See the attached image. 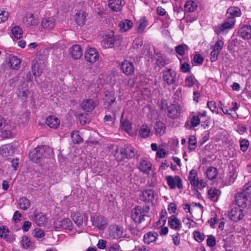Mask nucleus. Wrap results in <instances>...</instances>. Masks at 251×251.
Wrapping results in <instances>:
<instances>
[{"label":"nucleus","instance_id":"nucleus-1","mask_svg":"<svg viewBox=\"0 0 251 251\" xmlns=\"http://www.w3.org/2000/svg\"><path fill=\"white\" fill-rule=\"evenodd\" d=\"M241 15V10L238 7H231L229 8L226 13V19L223 24L219 25L215 27V32L217 35H219L224 32L226 29L232 28L236 21L235 17H239Z\"/></svg>","mask_w":251,"mask_h":251},{"label":"nucleus","instance_id":"nucleus-2","mask_svg":"<svg viewBox=\"0 0 251 251\" xmlns=\"http://www.w3.org/2000/svg\"><path fill=\"white\" fill-rule=\"evenodd\" d=\"M150 207L149 205L136 206L131 211V218L136 223L140 224L149 218Z\"/></svg>","mask_w":251,"mask_h":251},{"label":"nucleus","instance_id":"nucleus-3","mask_svg":"<svg viewBox=\"0 0 251 251\" xmlns=\"http://www.w3.org/2000/svg\"><path fill=\"white\" fill-rule=\"evenodd\" d=\"M135 149L130 145H126L124 147H117L115 153V157L118 162H121L125 159H129L135 156Z\"/></svg>","mask_w":251,"mask_h":251},{"label":"nucleus","instance_id":"nucleus-4","mask_svg":"<svg viewBox=\"0 0 251 251\" xmlns=\"http://www.w3.org/2000/svg\"><path fill=\"white\" fill-rule=\"evenodd\" d=\"M162 78L163 81L169 86L173 85L175 88L177 85L178 79L177 78V73L172 69H168L162 72Z\"/></svg>","mask_w":251,"mask_h":251},{"label":"nucleus","instance_id":"nucleus-5","mask_svg":"<svg viewBox=\"0 0 251 251\" xmlns=\"http://www.w3.org/2000/svg\"><path fill=\"white\" fill-rule=\"evenodd\" d=\"M166 179L169 187L171 189H174L176 187L180 189L183 188L182 180L178 176H166Z\"/></svg>","mask_w":251,"mask_h":251},{"label":"nucleus","instance_id":"nucleus-6","mask_svg":"<svg viewBox=\"0 0 251 251\" xmlns=\"http://www.w3.org/2000/svg\"><path fill=\"white\" fill-rule=\"evenodd\" d=\"M46 147H37L29 153L30 159L34 162H37L43 156V152L47 149Z\"/></svg>","mask_w":251,"mask_h":251},{"label":"nucleus","instance_id":"nucleus-7","mask_svg":"<svg viewBox=\"0 0 251 251\" xmlns=\"http://www.w3.org/2000/svg\"><path fill=\"white\" fill-rule=\"evenodd\" d=\"M91 221L92 222L93 226L100 230L105 228L107 225V219L101 215L91 216Z\"/></svg>","mask_w":251,"mask_h":251},{"label":"nucleus","instance_id":"nucleus-8","mask_svg":"<svg viewBox=\"0 0 251 251\" xmlns=\"http://www.w3.org/2000/svg\"><path fill=\"white\" fill-rule=\"evenodd\" d=\"M228 216L231 220L237 222L242 219L244 216V213L240 207H235L230 210Z\"/></svg>","mask_w":251,"mask_h":251},{"label":"nucleus","instance_id":"nucleus-9","mask_svg":"<svg viewBox=\"0 0 251 251\" xmlns=\"http://www.w3.org/2000/svg\"><path fill=\"white\" fill-rule=\"evenodd\" d=\"M85 60L91 63H94L99 59V53L95 48L88 49L85 52Z\"/></svg>","mask_w":251,"mask_h":251},{"label":"nucleus","instance_id":"nucleus-10","mask_svg":"<svg viewBox=\"0 0 251 251\" xmlns=\"http://www.w3.org/2000/svg\"><path fill=\"white\" fill-rule=\"evenodd\" d=\"M180 107L178 105L175 104H171L167 108V115L172 119L178 118L180 116Z\"/></svg>","mask_w":251,"mask_h":251},{"label":"nucleus","instance_id":"nucleus-11","mask_svg":"<svg viewBox=\"0 0 251 251\" xmlns=\"http://www.w3.org/2000/svg\"><path fill=\"white\" fill-rule=\"evenodd\" d=\"M116 40L114 32L111 31L110 34L105 35V37L102 41L101 44L105 49L111 48L114 46Z\"/></svg>","mask_w":251,"mask_h":251},{"label":"nucleus","instance_id":"nucleus-12","mask_svg":"<svg viewBox=\"0 0 251 251\" xmlns=\"http://www.w3.org/2000/svg\"><path fill=\"white\" fill-rule=\"evenodd\" d=\"M23 22L25 24L27 27L34 28L36 26L38 23V18L34 16L32 14H27L24 17Z\"/></svg>","mask_w":251,"mask_h":251},{"label":"nucleus","instance_id":"nucleus-13","mask_svg":"<svg viewBox=\"0 0 251 251\" xmlns=\"http://www.w3.org/2000/svg\"><path fill=\"white\" fill-rule=\"evenodd\" d=\"M121 69L126 75H131L134 72V66L132 62L125 60L121 63Z\"/></svg>","mask_w":251,"mask_h":251},{"label":"nucleus","instance_id":"nucleus-14","mask_svg":"<svg viewBox=\"0 0 251 251\" xmlns=\"http://www.w3.org/2000/svg\"><path fill=\"white\" fill-rule=\"evenodd\" d=\"M34 220L38 226H43L48 222V219L45 214L42 212H34Z\"/></svg>","mask_w":251,"mask_h":251},{"label":"nucleus","instance_id":"nucleus-15","mask_svg":"<svg viewBox=\"0 0 251 251\" xmlns=\"http://www.w3.org/2000/svg\"><path fill=\"white\" fill-rule=\"evenodd\" d=\"M248 196L244 195V193L241 192L237 193L235 197V202L236 204L239 207H246L247 206V201H248Z\"/></svg>","mask_w":251,"mask_h":251},{"label":"nucleus","instance_id":"nucleus-16","mask_svg":"<svg viewBox=\"0 0 251 251\" xmlns=\"http://www.w3.org/2000/svg\"><path fill=\"white\" fill-rule=\"evenodd\" d=\"M124 4L125 2L123 0H109L108 1L110 9L114 12L121 11Z\"/></svg>","mask_w":251,"mask_h":251},{"label":"nucleus","instance_id":"nucleus-17","mask_svg":"<svg viewBox=\"0 0 251 251\" xmlns=\"http://www.w3.org/2000/svg\"><path fill=\"white\" fill-rule=\"evenodd\" d=\"M154 198V191L151 189L144 190L140 195L141 200L145 202H152Z\"/></svg>","mask_w":251,"mask_h":251},{"label":"nucleus","instance_id":"nucleus-18","mask_svg":"<svg viewBox=\"0 0 251 251\" xmlns=\"http://www.w3.org/2000/svg\"><path fill=\"white\" fill-rule=\"evenodd\" d=\"M14 152V149L11 144H5L0 147V154L3 157L11 156Z\"/></svg>","mask_w":251,"mask_h":251},{"label":"nucleus","instance_id":"nucleus-19","mask_svg":"<svg viewBox=\"0 0 251 251\" xmlns=\"http://www.w3.org/2000/svg\"><path fill=\"white\" fill-rule=\"evenodd\" d=\"M87 16V14L85 11L79 10L75 16V21L78 25L83 26L85 24Z\"/></svg>","mask_w":251,"mask_h":251},{"label":"nucleus","instance_id":"nucleus-20","mask_svg":"<svg viewBox=\"0 0 251 251\" xmlns=\"http://www.w3.org/2000/svg\"><path fill=\"white\" fill-rule=\"evenodd\" d=\"M238 33L241 37L244 39H249L251 38V25H245L241 27Z\"/></svg>","mask_w":251,"mask_h":251},{"label":"nucleus","instance_id":"nucleus-21","mask_svg":"<svg viewBox=\"0 0 251 251\" xmlns=\"http://www.w3.org/2000/svg\"><path fill=\"white\" fill-rule=\"evenodd\" d=\"M69 51L72 57L75 59H79L82 55V50L78 45L73 46L70 49Z\"/></svg>","mask_w":251,"mask_h":251},{"label":"nucleus","instance_id":"nucleus-22","mask_svg":"<svg viewBox=\"0 0 251 251\" xmlns=\"http://www.w3.org/2000/svg\"><path fill=\"white\" fill-rule=\"evenodd\" d=\"M158 237L157 232L150 231L144 235V242L145 244H150L156 241Z\"/></svg>","mask_w":251,"mask_h":251},{"label":"nucleus","instance_id":"nucleus-23","mask_svg":"<svg viewBox=\"0 0 251 251\" xmlns=\"http://www.w3.org/2000/svg\"><path fill=\"white\" fill-rule=\"evenodd\" d=\"M168 224L171 228L175 230H179L181 228L180 221L175 215L169 217Z\"/></svg>","mask_w":251,"mask_h":251},{"label":"nucleus","instance_id":"nucleus-24","mask_svg":"<svg viewBox=\"0 0 251 251\" xmlns=\"http://www.w3.org/2000/svg\"><path fill=\"white\" fill-rule=\"evenodd\" d=\"M81 107L84 111L89 112L95 108L96 104L93 100L86 99L82 101Z\"/></svg>","mask_w":251,"mask_h":251},{"label":"nucleus","instance_id":"nucleus-25","mask_svg":"<svg viewBox=\"0 0 251 251\" xmlns=\"http://www.w3.org/2000/svg\"><path fill=\"white\" fill-rule=\"evenodd\" d=\"M200 118L199 116L193 115L191 120L190 123L189 121H186L185 124V127L188 129H192L194 127L200 125Z\"/></svg>","mask_w":251,"mask_h":251},{"label":"nucleus","instance_id":"nucleus-26","mask_svg":"<svg viewBox=\"0 0 251 251\" xmlns=\"http://www.w3.org/2000/svg\"><path fill=\"white\" fill-rule=\"evenodd\" d=\"M113 230L110 231V235L113 239H120L123 237V228L119 226L113 227Z\"/></svg>","mask_w":251,"mask_h":251},{"label":"nucleus","instance_id":"nucleus-27","mask_svg":"<svg viewBox=\"0 0 251 251\" xmlns=\"http://www.w3.org/2000/svg\"><path fill=\"white\" fill-rule=\"evenodd\" d=\"M46 124L50 127L56 129L60 125V120L54 116H50L46 119Z\"/></svg>","mask_w":251,"mask_h":251},{"label":"nucleus","instance_id":"nucleus-28","mask_svg":"<svg viewBox=\"0 0 251 251\" xmlns=\"http://www.w3.org/2000/svg\"><path fill=\"white\" fill-rule=\"evenodd\" d=\"M138 169L144 173L149 174L151 169V164L149 161L143 159L140 161Z\"/></svg>","mask_w":251,"mask_h":251},{"label":"nucleus","instance_id":"nucleus-29","mask_svg":"<svg viewBox=\"0 0 251 251\" xmlns=\"http://www.w3.org/2000/svg\"><path fill=\"white\" fill-rule=\"evenodd\" d=\"M42 25L45 29H53L55 25V20L53 17L45 18L42 20Z\"/></svg>","mask_w":251,"mask_h":251},{"label":"nucleus","instance_id":"nucleus-30","mask_svg":"<svg viewBox=\"0 0 251 251\" xmlns=\"http://www.w3.org/2000/svg\"><path fill=\"white\" fill-rule=\"evenodd\" d=\"M72 220L74 223L77 225L79 228L82 226L83 223V218L81 214L78 212H74L71 214V215Z\"/></svg>","mask_w":251,"mask_h":251},{"label":"nucleus","instance_id":"nucleus-31","mask_svg":"<svg viewBox=\"0 0 251 251\" xmlns=\"http://www.w3.org/2000/svg\"><path fill=\"white\" fill-rule=\"evenodd\" d=\"M237 176L235 168L232 166L227 174V176L226 179V183L227 185H231L235 181Z\"/></svg>","mask_w":251,"mask_h":251},{"label":"nucleus","instance_id":"nucleus-32","mask_svg":"<svg viewBox=\"0 0 251 251\" xmlns=\"http://www.w3.org/2000/svg\"><path fill=\"white\" fill-rule=\"evenodd\" d=\"M188 179L190 184L194 186H198L199 185V180L198 177V173L196 170L192 169L190 171Z\"/></svg>","mask_w":251,"mask_h":251},{"label":"nucleus","instance_id":"nucleus-33","mask_svg":"<svg viewBox=\"0 0 251 251\" xmlns=\"http://www.w3.org/2000/svg\"><path fill=\"white\" fill-rule=\"evenodd\" d=\"M41 62L33 61L32 65L33 74L35 76H40L43 72V67L40 65Z\"/></svg>","mask_w":251,"mask_h":251},{"label":"nucleus","instance_id":"nucleus-34","mask_svg":"<svg viewBox=\"0 0 251 251\" xmlns=\"http://www.w3.org/2000/svg\"><path fill=\"white\" fill-rule=\"evenodd\" d=\"M198 5L197 2L193 0H188L184 4V8L185 12H193L197 9Z\"/></svg>","mask_w":251,"mask_h":251},{"label":"nucleus","instance_id":"nucleus-35","mask_svg":"<svg viewBox=\"0 0 251 251\" xmlns=\"http://www.w3.org/2000/svg\"><path fill=\"white\" fill-rule=\"evenodd\" d=\"M18 204L20 209L23 210L28 209L31 205L30 201L25 197H23L19 200Z\"/></svg>","mask_w":251,"mask_h":251},{"label":"nucleus","instance_id":"nucleus-36","mask_svg":"<svg viewBox=\"0 0 251 251\" xmlns=\"http://www.w3.org/2000/svg\"><path fill=\"white\" fill-rule=\"evenodd\" d=\"M150 127L147 125H143L139 130V134L142 138H147L151 135Z\"/></svg>","mask_w":251,"mask_h":251},{"label":"nucleus","instance_id":"nucleus-37","mask_svg":"<svg viewBox=\"0 0 251 251\" xmlns=\"http://www.w3.org/2000/svg\"><path fill=\"white\" fill-rule=\"evenodd\" d=\"M8 64L11 68L18 70L20 67L21 60L17 56H11Z\"/></svg>","mask_w":251,"mask_h":251},{"label":"nucleus","instance_id":"nucleus-38","mask_svg":"<svg viewBox=\"0 0 251 251\" xmlns=\"http://www.w3.org/2000/svg\"><path fill=\"white\" fill-rule=\"evenodd\" d=\"M148 20L145 17H142L138 22V26L137 32L139 34H141L144 30V29L148 25Z\"/></svg>","mask_w":251,"mask_h":251},{"label":"nucleus","instance_id":"nucleus-39","mask_svg":"<svg viewBox=\"0 0 251 251\" xmlns=\"http://www.w3.org/2000/svg\"><path fill=\"white\" fill-rule=\"evenodd\" d=\"M59 225L65 229L72 230L73 229V225L69 218H64L59 222Z\"/></svg>","mask_w":251,"mask_h":251},{"label":"nucleus","instance_id":"nucleus-40","mask_svg":"<svg viewBox=\"0 0 251 251\" xmlns=\"http://www.w3.org/2000/svg\"><path fill=\"white\" fill-rule=\"evenodd\" d=\"M205 175L209 180L215 179L218 175L217 170L214 167H209L206 170Z\"/></svg>","mask_w":251,"mask_h":251},{"label":"nucleus","instance_id":"nucleus-41","mask_svg":"<svg viewBox=\"0 0 251 251\" xmlns=\"http://www.w3.org/2000/svg\"><path fill=\"white\" fill-rule=\"evenodd\" d=\"M133 25V23L130 20H124L121 21L119 24V26L120 29L123 31H126L130 29Z\"/></svg>","mask_w":251,"mask_h":251},{"label":"nucleus","instance_id":"nucleus-42","mask_svg":"<svg viewBox=\"0 0 251 251\" xmlns=\"http://www.w3.org/2000/svg\"><path fill=\"white\" fill-rule=\"evenodd\" d=\"M154 130L157 135H162L166 130L165 125L161 122H157L154 125Z\"/></svg>","mask_w":251,"mask_h":251},{"label":"nucleus","instance_id":"nucleus-43","mask_svg":"<svg viewBox=\"0 0 251 251\" xmlns=\"http://www.w3.org/2000/svg\"><path fill=\"white\" fill-rule=\"evenodd\" d=\"M198 82L197 79L193 75H188L185 79V86L192 87L196 83Z\"/></svg>","mask_w":251,"mask_h":251},{"label":"nucleus","instance_id":"nucleus-44","mask_svg":"<svg viewBox=\"0 0 251 251\" xmlns=\"http://www.w3.org/2000/svg\"><path fill=\"white\" fill-rule=\"evenodd\" d=\"M25 85V83L23 85ZM29 93V90L26 88V84H25V86H22L18 89L17 95L19 97L26 98Z\"/></svg>","mask_w":251,"mask_h":251},{"label":"nucleus","instance_id":"nucleus-45","mask_svg":"<svg viewBox=\"0 0 251 251\" xmlns=\"http://www.w3.org/2000/svg\"><path fill=\"white\" fill-rule=\"evenodd\" d=\"M12 34L13 37L19 39L22 37L23 30L19 26H14L11 29Z\"/></svg>","mask_w":251,"mask_h":251},{"label":"nucleus","instance_id":"nucleus-46","mask_svg":"<svg viewBox=\"0 0 251 251\" xmlns=\"http://www.w3.org/2000/svg\"><path fill=\"white\" fill-rule=\"evenodd\" d=\"M121 127L126 132L129 134L131 132V124L128 120L125 119L124 121L121 120Z\"/></svg>","mask_w":251,"mask_h":251},{"label":"nucleus","instance_id":"nucleus-47","mask_svg":"<svg viewBox=\"0 0 251 251\" xmlns=\"http://www.w3.org/2000/svg\"><path fill=\"white\" fill-rule=\"evenodd\" d=\"M71 138L74 144H78L83 142L82 138L78 134V131H74L71 133Z\"/></svg>","mask_w":251,"mask_h":251},{"label":"nucleus","instance_id":"nucleus-48","mask_svg":"<svg viewBox=\"0 0 251 251\" xmlns=\"http://www.w3.org/2000/svg\"><path fill=\"white\" fill-rule=\"evenodd\" d=\"M188 46L185 44L178 45L175 48L176 52L181 56L183 55L185 51L188 50Z\"/></svg>","mask_w":251,"mask_h":251},{"label":"nucleus","instance_id":"nucleus-49","mask_svg":"<svg viewBox=\"0 0 251 251\" xmlns=\"http://www.w3.org/2000/svg\"><path fill=\"white\" fill-rule=\"evenodd\" d=\"M189 149L190 151L195 150L197 146V139L194 135H190L189 138Z\"/></svg>","mask_w":251,"mask_h":251},{"label":"nucleus","instance_id":"nucleus-50","mask_svg":"<svg viewBox=\"0 0 251 251\" xmlns=\"http://www.w3.org/2000/svg\"><path fill=\"white\" fill-rule=\"evenodd\" d=\"M22 246L24 249H28L31 245V242L27 236H24L21 241Z\"/></svg>","mask_w":251,"mask_h":251},{"label":"nucleus","instance_id":"nucleus-51","mask_svg":"<svg viewBox=\"0 0 251 251\" xmlns=\"http://www.w3.org/2000/svg\"><path fill=\"white\" fill-rule=\"evenodd\" d=\"M121 247L116 243H108V245L105 251H120Z\"/></svg>","mask_w":251,"mask_h":251},{"label":"nucleus","instance_id":"nucleus-52","mask_svg":"<svg viewBox=\"0 0 251 251\" xmlns=\"http://www.w3.org/2000/svg\"><path fill=\"white\" fill-rule=\"evenodd\" d=\"M241 193H244V195L248 197L251 194V181H249L244 185Z\"/></svg>","mask_w":251,"mask_h":251},{"label":"nucleus","instance_id":"nucleus-53","mask_svg":"<svg viewBox=\"0 0 251 251\" xmlns=\"http://www.w3.org/2000/svg\"><path fill=\"white\" fill-rule=\"evenodd\" d=\"M9 231L6 226H2L0 227V237L4 239H6L8 236Z\"/></svg>","mask_w":251,"mask_h":251},{"label":"nucleus","instance_id":"nucleus-54","mask_svg":"<svg viewBox=\"0 0 251 251\" xmlns=\"http://www.w3.org/2000/svg\"><path fill=\"white\" fill-rule=\"evenodd\" d=\"M169 63V59L168 58L163 57L158 58L156 61V63L159 67H164Z\"/></svg>","mask_w":251,"mask_h":251},{"label":"nucleus","instance_id":"nucleus-55","mask_svg":"<svg viewBox=\"0 0 251 251\" xmlns=\"http://www.w3.org/2000/svg\"><path fill=\"white\" fill-rule=\"evenodd\" d=\"M108 245V243L106 240L103 239H100L97 244L98 248L100 250L105 249L106 251V248Z\"/></svg>","mask_w":251,"mask_h":251},{"label":"nucleus","instance_id":"nucleus-56","mask_svg":"<svg viewBox=\"0 0 251 251\" xmlns=\"http://www.w3.org/2000/svg\"><path fill=\"white\" fill-rule=\"evenodd\" d=\"M207 105L212 112H215L216 114H218V108L215 101H208Z\"/></svg>","mask_w":251,"mask_h":251},{"label":"nucleus","instance_id":"nucleus-57","mask_svg":"<svg viewBox=\"0 0 251 251\" xmlns=\"http://www.w3.org/2000/svg\"><path fill=\"white\" fill-rule=\"evenodd\" d=\"M193 234L195 239L199 242H202L204 239V235L201 233L200 231H195Z\"/></svg>","mask_w":251,"mask_h":251},{"label":"nucleus","instance_id":"nucleus-58","mask_svg":"<svg viewBox=\"0 0 251 251\" xmlns=\"http://www.w3.org/2000/svg\"><path fill=\"white\" fill-rule=\"evenodd\" d=\"M216 244V239L215 237L212 235L208 236L207 239V246L210 247H213L215 246Z\"/></svg>","mask_w":251,"mask_h":251},{"label":"nucleus","instance_id":"nucleus-59","mask_svg":"<svg viewBox=\"0 0 251 251\" xmlns=\"http://www.w3.org/2000/svg\"><path fill=\"white\" fill-rule=\"evenodd\" d=\"M33 234L34 237L36 238H41L45 235L44 231L39 228L35 229L33 232Z\"/></svg>","mask_w":251,"mask_h":251},{"label":"nucleus","instance_id":"nucleus-60","mask_svg":"<svg viewBox=\"0 0 251 251\" xmlns=\"http://www.w3.org/2000/svg\"><path fill=\"white\" fill-rule=\"evenodd\" d=\"M249 143L246 139H243L240 141V148L243 151H246L249 148Z\"/></svg>","mask_w":251,"mask_h":251},{"label":"nucleus","instance_id":"nucleus-61","mask_svg":"<svg viewBox=\"0 0 251 251\" xmlns=\"http://www.w3.org/2000/svg\"><path fill=\"white\" fill-rule=\"evenodd\" d=\"M223 46L224 42L221 40H218L216 42L213 49L220 52L223 48Z\"/></svg>","mask_w":251,"mask_h":251},{"label":"nucleus","instance_id":"nucleus-62","mask_svg":"<svg viewBox=\"0 0 251 251\" xmlns=\"http://www.w3.org/2000/svg\"><path fill=\"white\" fill-rule=\"evenodd\" d=\"M220 52L218 51L212 50L210 53V60L211 62H215L217 60Z\"/></svg>","mask_w":251,"mask_h":251},{"label":"nucleus","instance_id":"nucleus-63","mask_svg":"<svg viewBox=\"0 0 251 251\" xmlns=\"http://www.w3.org/2000/svg\"><path fill=\"white\" fill-rule=\"evenodd\" d=\"M219 193V190L215 188H211L208 191V194L211 198H215L218 195Z\"/></svg>","mask_w":251,"mask_h":251},{"label":"nucleus","instance_id":"nucleus-64","mask_svg":"<svg viewBox=\"0 0 251 251\" xmlns=\"http://www.w3.org/2000/svg\"><path fill=\"white\" fill-rule=\"evenodd\" d=\"M9 14L7 12L1 11L0 13V23L4 22L8 18Z\"/></svg>","mask_w":251,"mask_h":251}]
</instances>
